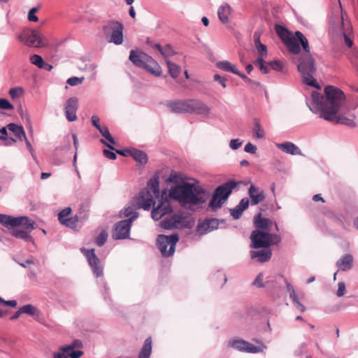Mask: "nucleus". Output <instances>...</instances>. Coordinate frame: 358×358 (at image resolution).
<instances>
[{
  "mask_svg": "<svg viewBox=\"0 0 358 358\" xmlns=\"http://www.w3.org/2000/svg\"><path fill=\"white\" fill-rule=\"evenodd\" d=\"M325 99L321 103L320 118L335 123L348 126L351 128L356 127L353 118H350L340 113L345 106L346 97L344 92L339 88L328 85L324 88Z\"/></svg>",
  "mask_w": 358,
  "mask_h": 358,
  "instance_id": "1",
  "label": "nucleus"
},
{
  "mask_svg": "<svg viewBox=\"0 0 358 358\" xmlns=\"http://www.w3.org/2000/svg\"><path fill=\"white\" fill-rule=\"evenodd\" d=\"M289 52L294 54L299 53L301 44L305 53L301 55L299 59L298 70L301 73L303 81L307 85L320 88L314 75L316 72L315 66V60L310 54V47L308 41L305 36L299 31L295 32L294 36L291 34L284 41Z\"/></svg>",
  "mask_w": 358,
  "mask_h": 358,
  "instance_id": "2",
  "label": "nucleus"
},
{
  "mask_svg": "<svg viewBox=\"0 0 358 358\" xmlns=\"http://www.w3.org/2000/svg\"><path fill=\"white\" fill-rule=\"evenodd\" d=\"M204 194L205 191L201 187L185 182L171 187L169 195L179 202L196 205L205 202Z\"/></svg>",
  "mask_w": 358,
  "mask_h": 358,
  "instance_id": "3",
  "label": "nucleus"
},
{
  "mask_svg": "<svg viewBox=\"0 0 358 358\" xmlns=\"http://www.w3.org/2000/svg\"><path fill=\"white\" fill-rule=\"evenodd\" d=\"M1 224L13 228L11 234L14 237L33 242L30 233L36 228V222L28 217H14L1 214Z\"/></svg>",
  "mask_w": 358,
  "mask_h": 358,
  "instance_id": "4",
  "label": "nucleus"
},
{
  "mask_svg": "<svg viewBox=\"0 0 358 358\" xmlns=\"http://www.w3.org/2000/svg\"><path fill=\"white\" fill-rule=\"evenodd\" d=\"M159 198V182L157 177H152L147 187L140 192L138 199V208L149 210L155 203V199Z\"/></svg>",
  "mask_w": 358,
  "mask_h": 358,
  "instance_id": "5",
  "label": "nucleus"
},
{
  "mask_svg": "<svg viewBox=\"0 0 358 358\" xmlns=\"http://www.w3.org/2000/svg\"><path fill=\"white\" fill-rule=\"evenodd\" d=\"M129 59L135 66L145 69L155 76H158L162 73V69L159 64L142 51L131 50Z\"/></svg>",
  "mask_w": 358,
  "mask_h": 358,
  "instance_id": "6",
  "label": "nucleus"
},
{
  "mask_svg": "<svg viewBox=\"0 0 358 358\" xmlns=\"http://www.w3.org/2000/svg\"><path fill=\"white\" fill-rule=\"evenodd\" d=\"M238 184L235 180H231L217 187L209 203V207L213 210L221 208Z\"/></svg>",
  "mask_w": 358,
  "mask_h": 358,
  "instance_id": "7",
  "label": "nucleus"
},
{
  "mask_svg": "<svg viewBox=\"0 0 358 358\" xmlns=\"http://www.w3.org/2000/svg\"><path fill=\"white\" fill-rule=\"evenodd\" d=\"M103 31L109 43L120 45L123 42V25L117 21H110L103 27Z\"/></svg>",
  "mask_w": 358,
  "mask_h": 358,
  "instance_id": "8",
  "label": "nucleus"
},
{
  "mask_svg": "<svg viewBox=\"0 0 358 358\" xmlns=\"http://www.w3.org/2000/svg\"><path fill=\"white\" fill-rule=\"evenodd\" d=\"M14 137L20 141L25 138V132L22 126L10 123L6 127H1V141H5V145L13 144L16 141Z\"/></svg>",
  "mask_w": 358,
  "mask_h": 358,
  "instance_id": "9",
  "label": "nucleus"
},
{
  "mask_svg": "<svg viewBox=\"0 0 358 358\" xmlns=\"http://www.w3.org/2000/svg\"><path fill=\"white\" fill-rule=\"evenodd\" d=\"M178 240V234L171 236L161 234L158 236L157 241L163 257H167L173 255Z\"/></svg>",
  "mask_w": 358,
  "mask_h": 358,
  "instance_id": "10",
  "label": "nucleus"
},
{
  "mask_svg": "<svg viewBox=\"0 0 358 358\" xmlns=\"http://www.w3.org/2000/svg\"><path fill=\"white\" fill-rule=\"evenodd\" d=\"M17 38L29 47L40 48L45 45L42 34L34 29H24Z\"/></svg>",
  "mask_w": 358,
  "mask_h": 358,
  "instance_id": "11",
  "label": "nucleus"
},
{
  "mask_svg": "<svg viewBox=\"0 0 358 358\" xmlns=\"http://www.w3.org/2000/svg\"><path fill=\"white\" fill-rule=\"evenodd\" d=\"M82 343L79 340L73 341L70 345L61 347L57 353L54 354V358H80L83 352L74 350L76 348H80Z\"/></svg>",
  "mask_w": 358,
  "mask_h": 358,
  "instance_id": "12",
  "label": "nucleus"
},
{
  "mask_svg": "<svg viewBox=\"0 0 358 358\" xmlns=\"http://www.w3.org/2000/svg\"><path fill=\"white\" fill-rule=\"evenodd\" d=\"M268 233L256 229L252 231L250 238L252 241L251 247L253 248H266L269 247Z\"/></svg>",
  "mask_w": 358,
  "mask_h": 358,
  "instance_id": "13",
  "label": "nucleus"
},
{
  "mask_svg": "<svg viewBox=\"0 0 358 358\" xmlns=\"http://www.w3.org/2000/svg\"><path fill=\"white\" fill-rule=\"evenodd\" d=\"M131 224V220H124L117 222L113 233V238L117 240L128 238Z\"/></svg>",
  "mask_w": 358,
  "mask_h": 358,
  "instance_id": "14",
  "label": "nucleus"
},
{
  "mask_svg": "<svg viewBox=\"0 0 358 358\" xmlns=\"http://www.w3.org/2000/svg\"><path fill=\"white\" fill-rule=\"evenodd\" d=\"M186 218L182 214H174L169 219L162 222V227L164 229H182L187 226Z\"/></svg>",
  "mask_w": 358,
  "mask_h": 358,
  "instance_id": "15",
  "label": "nucleus"
},
{
  "mask_svg": "<svg viewBox=\"0 0 358 358\" xmlns=\"http://www.w3.org/2000/svg\"><path fill=\"white\" fill-rule=\"evenodd\" d=\"M78 108V99L76 97H71L64 103V111L66 119L69 122L76 121L78 119L76 111Z\"/></svg>",
  "mask_w": 358,
  "mask_h": 358,
  "instance_id": "16",
  "label": "nucleus"
},
{
  "mask_svg": "<svg viewBox=\"0 0 358 358\" xmlns=\"http://www.w3.org/2000/svg\"><path fill=\"white\" fill-rule=\"evenodd\" d=\"M188 113H196L199 115H208L210 110L208 106L203 101L198 99H188Z\"/></svg>",
  "mask_w": 358,
  "mask_h": 358,
  "instance_id": "17",
  "label": "nucleus"
},
{
  "mask_svg": "<svg viewBox=\"0 0 358 358\" xmlns=\"http://www.w3.org/2000/svg\"><path fill=\"white\" fill-rule=\"evenodd\" d=\"M172 212V208L170 202L167 199L162 201L156 208L152 210V217L155 220H160L165 215L169 214Z\"/></svg>",
  "mask_w": 358,
  "mask_h": 358,
  "instance_id": "18",
  "label": "nucleus"
},
{
  "mask_svg": "<svg viewBox=\"0 0 358 358\" xmlns=\"http://www.w3.org/2000/svg\"><path fill=\"white\" fill-rule=\"evenodd\" d=\"M71 213V208L67 207L59 213L58 219L62 224L67 227L74 228L76 227L78 220L77 217H69Z\"/></svg>",
  "mask_w": 358,
  "mask_h": 358,
  "instance_id": "19",
  "label": "nucleus"
},
{
  "mask_svg": "<svg viewBox=\"0 0 358 358\" xmlns=\"http://www.w3.org/2000/svg\"><path fill=\"white\" fill-rule=\"evenodd\" d=\"M85 256L90 265L92 266L93 273L96 277H100L103 274L102 268L100 266V262L94 253V250H87Z\"/></svg>",
  "mask_w": 358,
  "mask_h": 358,
  "instance_id": "20",
  "label": "nucleus"
},
{
  "mask_svg": "<svg viewBox=\"0 0 358 358\" xmlns=\"http://www.w3.org/2000/svg\"><path fill=\"white\" fill-rule=\"evenodd\" d=\"M166 106L172 113H188L189 106L188 105V99H187L169 101Z\"/></svg>",
  "mask_w": 358,
  "mask_h": 358,
  "instance_id": "21",
  "label": "nucleus"
},
{
  "mask_svg": "<svg viewBox=\"0 0 358 358\" xmlns=\"http://www.w3.org/2000/svg\"><path fill=\"white\" fill-rule=\"evenodd\" d=\"M248 194L252 206L257 205L265 199L264 190L254 185H250L248 189Z\"/></svg>",
  "mask_w": 358,
  "mask_h": 358,
  "instance_id": "22",
  "label": "nucleus"
},
{
  "mask_svg": "<svg viewBox=\"0 0 358 358\" xmlns=\"http://www.w3.org/2000/svg\"><path fill=\"white\" fill-rule=\"evenodd\" d=\"M341 32L344 37L345 43L349 48L353 45V41L350 38L352 34V27L351 24L344 20L343 14H341Z\"/></svg>",
  "mask_w": 358,
  "mask_h": 358,
  "instance_id": "23",
  "label": "nucleus"
},
{
  "mask_svg": "<svg viewBox=\"0 0 358 358\" xmlns=\"http://www.w3.org/2000/svg\"><path fill=\"white\" fill-rule=\"evenodd\" d=\"M354 258L350 254H346L341 257L336 262L339 270L343 271H349L354 266Z\"/></svg>",
  "mask_w": 358,
  "mask_h": 358,
  "instance_id": "24",
  "label": "nucleus"
},
{
  "mask_svg": "<svg viewBox=\"0 0 358 358\" xmlns=\"http://www.w3.org/2000/svg\"><path fill=\"white\" fill-rule=\"evenodd\" d=\"M272 224L273 222L268 218L262 217L261 213L255 217V225L257 229H263L264 231L268 233L271 230Z\"/></svg>",
  "mask_w": 358,
  "mask_h": 358,
  "instance_id": "25",
  "label": "nucleus"
},
{
  "mask_svg": "<svg viewBox=\"0 0 358 358\" xmlns=\"http://www.w3.org/2000/svg\"><path fill=\"white\" fill-rule=\"evenodd\" d=\"M277 147L285 153L292 155H301L300 149L292 142H285L284 143H279Z\"/></svg>",
  "mask_w": 358,
  "mask_h": 358,
  "instance_id": "26",
  "label": "nucleus"
},
{
  "mask_svg": "<svg viewBox=\"0 0 358 358\" xmlns=\"http://www.w3.org/2000/svg\"><path fill=\"white\" fill-rule=\"evenodd\" d=\"M217 225L218 222L215 219L206 220V222L198 224L197 231L201 234H203L216 229Z\"/></svg>",
  "mask_w": 358,
  "mask_h": 358,
  "instance_id": "27",
  "label": "nucleus"
},
{
  "mask_svg": "<svg viewBox=\"0 0 358 358\" xmlns=\"http://www.w3.org/2000/svg\"><path fill=\"white\" fill-rule=\"evenodd\" d=\"M272 255L271 250H262L258 251H250V257L252 259L257 258L259 262H266L268 261Z\"/></svg>",
  "mask_w": 358,
  "mask_h": 358,
  "instance_id": "28",
  "label": "nucleus"
},
{
  "mask_svg": "<svg viewBox=\"0 0 358 358\" xmlns=\"http://www.w3.org/2000/svg\"><path fill=\"white\" fill-rule=\"evenodd\" d=\"M231 13V9L229 5L224 3L217 10V15L220 20L223 23H228L229 21V16Z\"/></svg>",
  "mask_w": 358,
  "mask_h": 358,
  "instance_id": "29",
  "label": "nucleus"
},
{
  "mask_svg": "<svg viewBox=\"0 0 358 358\" xmlns=\"http://www.w3.org/2000/svg\"><path fill=\"white\" fill-rule=\"evenodd\" d=\"M152 352V339L150 337L145 339L143 345L138 354V358H150Z\"/></svg>",
  "mask_w": 358,
  "mask_h": 358,
  "instance_id": "30",
  "label": "nucleus"
},
{
  "mask_svg": "<svg viewBox=\"0 0 358 358\" xmlns=\"http://www.w3.org/2000/svg\"><path fill=\"white\" fill-rule=\"evenodd\" d=\"M21 312H22L23 314H27L34 317L36 320H38L41 316L40 310L31 304H27L22 306Z\"/></svg>",
  "mask_w": 358,
  "mask_h": 358,
  "instance_id": "31",
  "label": "nucleus"
},
{
  "mask_svg": "<svg viewBox=\"0 0 358 358\" xmlns=\"http://www.w3.org/2000/svg\"><path fill=\"white\" fill-rule=\"evenodd\" d=\"M216 66L220 69L226 72H231L234 74L238 73V69L236 67V66L232 64L229 61L224 60L219 62L217 63Z\"/></svg>",
  "mask_w": 358,
  "mask_h": 358,
  "instance_id": "32",
  "label": "nucleus"
},
{
  "mask_svg": "<svg viewBox=\"0 0 358 358\" xmlns=\"http://www.w3.org/2000/svg\"><path fill=\"white\" fill-rule=\"evenodd\" d=\"M138 213L132 206L125 208L121 211V217L127 218V220H131V223L138 217Z\"/></svg>",
  "mask_w": 358,
  "mask_h": 358,
  "instance_id": "33",
  "label": "nucleus"
},
{
  "mask_svg": "<svg viewBox=\"0 0 358 358\" xmlns=\"http://www.w3.org/2000/svg\"><path fill=\"white\" fill-rule=\"evenodd\" d=\"M254 41H255V46H256L257 51L259 54V56L258 57L263 58L264 57L266 56V55H267L266 46L260 42L259 36H258L257 33H255V34H254Z\"/></svg>",
  "mask_w": 358,
  "mask_h": 358,
  "instance_id": "34",
  "label": "nucleus"
},
{
  "mask_svg": "<svg viewBox=\"0 0 358 358\" xmlns=\"http://www.w3.org/2000/svg\"><path fill=\"white\" fill-rule=\"evenodd\" d=\"M131 156L141 164H145L148 160L147 155L141 150L136 149H131Z\"/></svg>",
  "mask_w": 358,
  "mask_h": 358,
  "instance_id": "35",
  "label": "nucleus"
},
{
  "mask_svg": "<svg viewBox=\"0 0 358 358\" xmlns=\"http://www.w3.org/2000/svg\"><path fill=\"white\" fill-rule=\"evenodd\" d=\"M155 48H156L164 57L172 56L175 54L172 46L169 44L166 45L164 47L161 46L159 44H155Z\"/></svg>",
  "mask_w": 358,
  "mask_h": 358,
  "instance_id": "36",
  "label": "nucleus"
},
{
  "mask_svg": "<svg viewBox=\"0 0 358 358\" xmlns=\"http://www.w3.org/2000/svg\"><path fill=\"white\" fill-rule=\"evenodd\" d=\"M166 62L169 68V72L171 77L173 78H177L181 71L180 66L174 63L171 62L168 59H166Z\"/></svg>",
  "mask_w": 358,
  "mask_h": 358,
  "instance_id": "37",
  "label": "nucleus"
},
{
  "mask_svg": "<svg viewBox=\"0 0 358 358\" xmlns=\"http://www.w3.org/2000/svg\"><path fill=\"white\" fill-rule=\"evenodd\" d=\"M255 64L259 66L260 71L263 73H267L270 71L271 66L269 65V62L266 63L264 61V59L262 57H258L255 62Z\"/></svg>",
  "mask_w": 358,
  "mask_h": 358,
  "instance_id": "38",
  "label": "nucleus"
},
{
  "mask_svg": "<svg viewBox=\"0 0 358 358\" xmlns=\"http://www.w3.org/2000/svg\"><path fill=\"white\" fill-rule=\"evenodd\" d=\"M254 136L257 138H263L264 137V131L257 120H255L253 127Z\"/></svg>",
  "mask_w": 358,
  "mask_h": 358,
  "instance_id": "39",
  "label": "nucleus"
},
{
  "mask_svg": "<svg viewBox=\"0 0 358 358\" xmlns=\"http://www.w3.org/2000/svg\"><path fill=\"white\" fill-rule=\"evenodd\" d=\"M275 31L282 41L292 34L287 29L278 24L275 25Z\"/></svg>",
  "mask_w": 358,
  "mask_h": 358,
  "instance_id": "40",
  "label": "nucleus"
},
{
  "mask_svg": "<svg viewBox=\"0 0 358 358\" xmlns=\"http://www.w3.org/2000/svg\"><path fill=\"white\" fill-rule=\"evenodd\" d=\"M247 344V341L244 340H235L233 341H231L229 343V345L234 348V349H236L239 351H245V346Z\"/></svg>",
  "mask_w": 358,
  "mask_h": 358,
  "instance_id": "41",
  "label": "nucleus"
},
{
  "mask_svg": "<svg viewBox=\"0 0 358 358\" xmlns=\"http://www.w3.org/2000/svg\"><path fill=\"white\" fill-rule=\"evenodd\" d=\"M101 143L104 144L106 146H107L108 148H110L112 150H115L116 153L120 154L122 156H131V150H115L111 145L108 144L105 140L101 139Z\"/></svg>",
  "mask_w": 358,
  "mask_h": 358,
  "instance_id": "42",
  "label": "nucleus"
},
{
  "mask_svg": "<svg viewBox=\"0 0 358 358\" xmlns=\"http://www.w3.org/2000/svg\"><path fill=\"white\" fill-rule=\"evenodd\" d=\"M264 348L265 347L263 345H262L261 346H255L247 341L245 352L250 353H257L262 352Z\"/></svg>",
  "mask_w": 358,
  "mask_h": 358,
  "instance_id": "43",
  "label": "nucleus"
},
{
  "mask_svg": "<svg viewBox=\"0 0 358 358\" xmlns=\"http://www.w3.org/2000/svg\"><path fill=\"white\" fill-rule=\"evenodd\" d=\"M9 95L13 99H16L20 97L23 93V90L21 87L11 88L9 92Z\"/></svg>",
  "mask_w": 358,
  "mask_h": 358,
  "instance_id": "44",
  "label": "nucleus"
},
{
  "mask_svg": "<svg viewBox=\"0 0 358 358\" xmlns=\"http://www.w3.org/2000/svg\"><path fill=\"white\" fill-rule=\"evenodd\" d=\"M108 237V234L105 230H103L100 234L98 236V237L96 238V243L99 246H102L104 245V243L106 241Z\"/></svg>",
  "mask_w": 358,
  "mask_h": 358,
  "instance_id": "45",
  "label": "nucleus"
},
{
  "mask_svg": "<svg viewBox=\"0 0 358 358\" xmlns=\"http://www.w3.org/2000/svg\"><path fill=\"white\" fill-rule=\"evenodd\" d=\"M268 243L271 245H278L281 241V237L280 235L276 234H270L268 232Z\"/></svg>",
  "mask_w": 358,
  "mask_h": 358,
  "instance_id": "46",
  "label": "nucleus"
},
{
  "mask_svg": "<svg viewBox=\"0 0 358 358\" xmlns=\"http://www.w3.org/2000/svg\"><path fill=\"white\" fill-rule=\"evenodd\" d=\"M30 62L31 64L36 65V66L41 69L44 61L40 55H34L30 57Z\"/></svg>",
  "mask_w": 358,
  "mask_h": 358,
  "instance_id": "47",
  "label": "nucleus"
},
{
  "mask_svg": "<svg viewBox=\"0 0 358 358\" xmlns=\"http://www.w3.org/2000/svg\"><path fill=\"white\" fill-rule=\"evenodd\" d=\"M311 96L314 103L319 106L321 109V103L325 99V96H321L320 93L317 92H313Z\"/></svg>",
  "mask_w": 358,
  "mask_h": 358,
  "instance_id": "48",
  "label": "nucleus"
},
{
  "mask_svg": "<svg viewBox=\"0 0 358 358\" xmlns=\"http://www.w3.org/2000/svg\"><path fill=\"white\" fill-rule=\"evenodd\" d=\"M84 80V77H71L67 79L66 83L71 86H76L82 84Z\"/></svg>",
  "mask_w": 358,
  "mask_h": 358,
  "instance_id": "49",
  "label": "nucleus"
},
{
  "mask_svg": "<svg viewBox=\"0 0 358 358\" xmlns=\"http://www.w3.org/2000/svg\"><path fill=\"white\" fill-rule=\"evenodd\" d=\"M322 213L324 216L328 217L329 219L336 220L338 219L336 214L329 208H324L322 210Z\"/></svg>",
  "mask_w": 358,
  "mask_h": 358,
  "instance_id": "50",
  "label": "nucleus"
},
{
  "mask_svg": "<svg viewBox=\"0 0 358 358\" xmlns=\"http://www.w3.org/2000/svg\"><path fill=\"white\" fill-rule=\"evenodd\" d=\"M38 8L34 7L32 8L28 13V20L31 22H37L38 20V17L35 15V13L38 11Z\"/></svg>",
  "mask_w": 358,
  "mask_h": 358,
  "instance_id": "51",
  "label": "nucleus"
},
{
  "mask_svg": "<svg viewBox=\"0 0 358 358\" xmlns=\"http://www.w3.org/2000/svg\"><path fill=\"white\" fill-rule=\"evenodd\" d=\"M243 210H241V208H238V206H236L234 208L230 210L231 215L235 220L240 218L243 214Z\"/></svg>",
  "mask_w": 358,
  "mask_h": 358,
  "instance_id": "52",
  "label": "nucleus"
},
{
  "mask_svg": "<svg viewBox=\"0 0 358 358\" xmlns=\"http://www.w3.org/2000/svg\"><path fill=\"white\" fill-rule=\"evenodd\" d=\"M269 65L271 66V68L272 69L275 70L277 71H282L283 70V65L279 61H273L269 62Z\"/></svg>",
  "mask_w": 358,
  "mask_h": 358,
  "instance_id": "53",
  "label": "nucleus"
},
{
  "mask_svg": "<svg viewBox=\"0 0 358 358\" xmlns=\"http://www.w3.org/2000/svg\"><path fill=\"white\" fill-rule=\"evenodd\" d=\"M345 292V285L343 282H340L338 284V289L336 292V295L338 297L343 296Z\"/></svg>",
  "mask_w": 358,
  "mask_h": 358,
  "instance_id": "54",
  "label": "nucleus"
},
{
  "mask_svg": "<svg viewBox=\"0 0 358 358\" xmlns=\"http://www.w3.org/2000/svg\"><path fill=\"white\" fill-rule=\"evenodd\" d=\"M237 206H238V208H241V210L244 211L249 206V199L248 198L242 199Z\"/></svg>",
  "mask_w": 358,
  "mask_h": 358,
  "instance_id": "55",
  "label": "nucleus"
},
{
  "mask_svg": "<svg viewBox=\"0 0 358 358\" xmlns=\"http://www.w3.org/2000/svg\"><path fill=\"white\" fill-rule=\"evenodd\" d=\"M13 106L6 99H1V110H13Z\"/></svg>",
  "mask_w": 358,
  "mask_h": 358,
  "instance_id": "56",
  "label": "nucleus"
},
{
  "mask_svg": "<svg viewBox=\"0 0 358 358\" xmlns=\"http://www.w3.org/2000/svg\"><path fill=\"white\" fill-rule=\"evenodd\" d=\"M253 285L258 287H263V275L262 273H259L255 278V280L253 282Z\"/></svg>",
  "mask_w": 358,
  "mask_h": 358,
  "instance_id": "57",
  "label": "nucleus"
},
{
  "mask_svg": "<svg viewBox=\"0 0 358 358\" xmlns=\"http://www.w3.org/2000/svg\"><path fill=\"white\" fill-rule=\"evenodd\" d=\"M242 145V143L238 139H232L230 141L229 146L233 150L238 149Z\"/></svg>",
  "mask_w": 358,
  "mask_h": 358,
  "instance_id": "58",
  "label": "nucleus"
},
{
  "mask_svg": "<svg viewBox=\"0 0 358 358\" xmlns=\"http://www.w3.org/2000/svg\"><path fill=\"white\" fill-rule=\"evenodd\" d=\"M244 150L246 152L254 154L257 150V148L251 143H248L244 148Z\"/></svg>",
  "mask_w": 358,
  "mask_h": 358,
  "instance_id": "59",
  "label": "nucleus"
},
{
  "mask_svg": "<svg viewBox=\"0 0 358 358\" xmlns=\"http://www.w3.org/2000/svg\"><path fill=\"white\" fill-rule=\"evenodd\" d=\"M213 78H214V80L217 81L222 85V87L223 88L227 87L226 80L224 78L221 77L218 74H215L213 76Z\"/></svg>",
  "mask_w": 358,
  "mask_h": 358,
  "instance_id": "60",
  "label": "nucleus"
},
{
  "mask_svg": "<svg viewBox=\"0 0 358 358\" xmlns=\"http://www.w3.org/2000/svg\"><path fill=\"white\" fill-rule=\"evenodd\" d=\"M103 152L104 156L110 159L114 160L116 159V154L112 151L104 150Z\"/></svg>",
  "mask_w": 358,
  "mask_h": 358,
  "instance_id": "61",
  "label": "nucleus"
},
{
  "mask_svg": "<svg viewBox=\"0 0 358 358\" xmlns=\"http://www.w3.org/2000/svg\"><path fill=\"white\" fill-rule=\"evenodd\" d=\"M98 130L105 138L107 136H110V134L107 127H100Z\"/></svg>",
  "mask_w": 358,
  "mask_h": 358,
  "instance_id": "62",
  "label": "nucleus"
},
{
  "mask_svg": "<svg viewBox=\"0 0 358 358\" xmlns=\"http://www.w3.org/2000/svg\"><path fill=\"white\" fill-rule=\"evenodd\" d=\"M99 117L96 116V115H93L92 117V124H93V126H94L97 129H99V127H101V125L99 124Z\"/></svg>",
  "mask_w": 358,
  "mask_h": 358,
  "instance_id": "63",
  "label": "nucleus"
},
{
  "mask_svg": "<svg viewBox=\"0 0 358 358\" xmlns=\"http://www.w3.org/2000/svg\"><path fill=\"white\" fill-rule=\"evenodd\" d=\"M1 304L15 307L17 305V301L15 300L5 301L3 299H1Z\"/></svg>",
  "mask_w": 358,
  "mask_h": 358,
  "instance_id": "64",
  "label": "nucleus"
}]
</instances>
